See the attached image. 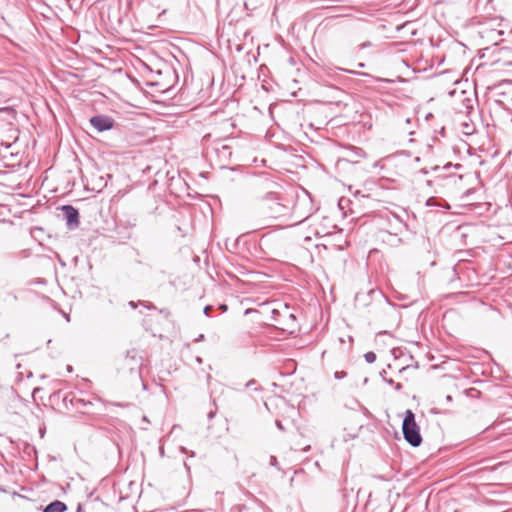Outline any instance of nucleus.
<instances>
[{
	"instance_id": "obj_2",
	"label": "nucleus",
	"mask_w": 512,
	"mask_h": 512,
	"mask_svg": "<svg viewBox=\"0 0 512 512\" xmlns=\"http://www.w3.org/2000/svg\"><path fill=\"white\" fill-rule=\"evenodd\" d=\"M402 432L404 439L412 446L418 447L422 443V436L420 428L415 420V414L412 410L408 409L402 423Z\"/></svg>"
},
{
	"instance_id": "obj_28",
	"label": "nucleus",
	"mask_w": 512,
	"mask_h": 512,
	"mask_svg": "<svg viewBox=\"0 0 512 512\" xmlns=\"http://www.w3.org/2000/svg\"><path fill=\"white\" fill-rule=\"evenodd\" d=\"M9 337V333H5L3 338H8Z\"/></svg>"
},
{
	"instance_id": "obj_21",
	"label": "nucleus",
	"mask_w": 512,
	"mask_h": 512,
	"mask_svg": "<svg viewBox=\"0 0 512 512\" xmlns=\"http://www.w3.org/2000/svg\"><path fill=\"white\" fill-rule=\"evenodd\" d=\"M214 415H215V413H214V412H210V413L208 414V417L211 419V418H213V417H214Z\"/></svg>"
},
{
	"instance_id": "obj_22",
	"label": "nucleus",
	"mask_w": 512,
	"mask_h": 512,
	"mask_svg": "<svg viewBox=\"0 0 512 512\" xmlns=\"http://www.w3.org/2000/svg\"><path fill=\"white\" fill-rule=\"evenodd\" d=\"M189 456L194 457L195 456V452L194 451H190L189 452Z\"/></svg>"
},
{
	"instance_id": "obj_4",
	"label": "nucleus",
	"mask_w": 512,
	"mask_h": 512,
	"mask_svg": "<svg viewBox=\"0 0 512 512\" xmlns=\"http://www.w3.org/2000/svg\"><path fill=\"white\" fill-rule=\"evenodd\" d=\"M90 124L99 132L110 130L114 120L107 115H96L90 118Z\"/></svg>"
},
{
	"instance_id": "obj_18",
	"label": "nucleus",
	"mask_w": 512,
	"mask_h": 512,
	"mask_svg": "<svg viewBox=\"0 0 512 512\" xmlns=\"http://www.w3.org/2000/svg\"><path fill=\"white\" fill-rule=\"evenodd\" d=\"M0 112H4V113H7V114H11L12 113V110L6 108V109H3V110H0Z\"/></svg>"
},
{
	"instance_id": "obj_19",
	"label": "nucleus",
	"mask_w": 512,
	"mask_h": 512,
	"mask_svg": "<svg viewBox=\"0 0 512 512\" xmlns=\"http://www.w3.org/2000/svg\"><path fill=\"white\" fill-rule=\"evenodd\" d=\"M385 381L389 384V385H393L394 384V381L392 379H385Z\"/></svg>"
},
{
	"instance_id": "obj_9",
	"label": "nucleus",
	"mask_w": 512,
	"mask_h": 512,
	"mask_svg": "<svg viewBox=\"0 0 512 512\" xmlns=\"http://www.w3.org/2000/svg\"><path fill=\"white\" fill-rule=\"evenodd\" d=\"M346 375H347V373H346V372H344V371H336V372H335V374H334V376H335V378H336V379H342V378H345V377H346Z\"/></svg>"
},
{
	"instance_id": "obj_23",
	"label": "nucleus",
	"mask_w": 512,
	"mask_h": 512,
	"mask_svg": "<svg viewBox=\"0 0 512 512\" xmlns=\"http://www.w3.org/2000/svg\"><path fill=\"white\" fill-rule=\"evenodd\" d=\"M421 172H422L423 174H427V173H428V171H427L425 168H423V169L421 170Z\"/></svg>"
},
{
	"instance_id": "obj_3",
	"label": "nucleus",
	"mask_w": 512,
	"mask_h": 512,
	"mask_svg": "<svg viewBox=\"0 0 512 512\" xmlns=\"http://www.w3.org/2000/svg\"><path fill=\"white\" fill-rule=\"evenodd\" d=\"M259 246L267 256H277L284 250L285 242L279 235L269 232L260 238Z\"/></svg>"
},
{
	"instance_id": "obj_12",
	"label": "nucleus",
	"mask_w": 512,
	"mask_h": 512,
	"mask_svg": "<svg viewBox=\"0 0 512 512\" xmlns=\"http://www.w3.org/2000/svg\"><path fill=\"white\" fill-rule=\"evenodd\" d=\"M342 0H310L311 3H319V2H341Z\"/></svg>"
},
{
	"instance_id": "obj_20",
	"label": "nucleus",
	"mask_w": 512,
	"mask_h": 512,
	"mask_svg": "<svg viewBox=\"0 0 512 512\" xmlns=\"http://www.w3.org/2000/svg\"><path fill=\"white\" fill-rule=\"evenodd\" d=\"M180 450H181V452H183V453H188L187 448H185V447H183V446H182V447H180Z\"/></svg>"
},
{
	"instance_id": "obj_1",
	"label": "nucleus",
	"mask_w": 512,
	"mask_h": 512,
	"mask_svg": "<svg viewBox=\"0 0 512 512\" xmlns=\"http://www.w3.org/2000/svg\"><path fill=\"white\" fill-rule=\"evenodd\" d=\"M259 197L267 217L271 219L292 220L293 224L301 223L305 217L297 215V205L292 198L277 191L279 184L268 177L261 176L255 183Z\"/></svg>"
},
{
	"instance_id": "obj_13",
	"label": "nucleus",
	"mask_w": 512,
	"mask_h": 512,
	"mask_svg": "<svg viewBox=\"0 0 512 512\" xmlns=\"http://www.w3.org/2000/svg\"><path fill=\"white\" fill-rule=\"evenodd\" d=\"M354 196H355V197H367V195L362 194V192H361L360 190H356V191L354 192Z\"/></svg>"
},
{
	"instance_id": "obj_5",
	"label": "nucleus",
	"mask_w": 512,
	"mask_h": 512,
	"mask_svg": "<svg viewBox=\"0 0 512 512\" xmlns=\"http://www.w3.org/2000/svg\"><path fill=\"white\" fill-rule=\"evenodd\" d=\"M62 211L69 228H76L79 225V212L72 205L62 206Z\"/></svg>"
},
{
	"instance_id": "obj_24",
	"label": "nucleus",
	"mask_w": 512,
	"mask_h": 512,
	"mask_svg": "<svg viewBox=\"0 0 512 512\" xmlns=\"http://www.w3.org/2000/svg\"><path fill=\"white\" fill-rule=\"evenodd\" d=\"M81 511H82V507H81V505H78L77 512H81Z\"/></svg>"
},
{
	"instance_id": "obj_29",
	"label": "nucleus",
	"mask_w": 512,
	"mask_h": 512,
	"mask_svg": "<svg viewBox=\"0 0 512 512\" xmlns=\"http://www.w3.org/2000/svg\"><path fill=\"white\" fill-rule=\"evenodd\" d=\"M401 224H402L405 228H407V224H406V223L401 222Z\"/></svg>"
},
{
	"instance_id": "obj_10",
	"label": "nucleus",
	"mask_w": 512,
	"mask_h": 512,
	"mask_svg": "<svg viewBox=\"0 0 512 512\" xmlns=\"http://www.w3.org/2000/svg\"><path fill=\"white\" fill-rule=\"evenodd\" d=\"M212 310H213V306H211V305H207V306L204 308V311H203V312H204V314H205L206 316H210V312H211Z\"/></svg>"
},
{
	"instance_id": "obj_27",
	"label": "nucleus",
	"mask_w": 512,
	"mask_h": 512,
	"mask_svg": "<svg viewBox=\"0 0 512 512\" xmlns=\"http://www.w3.org/2000/svg\"><path fill=\"white\" fill-rule=\"evenodd\" d=\"M184 466H185V468H186L187 470H189V469H190L186 462H184Z\"/></svg>"
},
{
	"instance_id": "obj_26",
	"label": "nucleus",
	"mask_w": 512,
	"mask_h": 512,
	"mask_svg": "<svg viewBox=\"0 0 512 512\" xmlns=\"http://www.w3.org/2000/svg\"><path fill=\"white\" fill-rule=\"evenodd\" d=\"M446 399H447V401H451V400H452V397H451L450 395H448V396L446 397Z\"/></svg>"
},
{
	"instance_id": "obj_14",
	"label": "nucleus",
	"mask_w": 512,
	"mask_h": 512,
	"mask_svg": "<svg viewBox=\"0 0 512 512\" xmlns=\"http://www.w3.org/2000/svg\"><path fill=\"white\" fill-rule=\"evenodd\" d=\"M276 426L279 430L284 431V426L282 425V422L279 420H276Z\"/></svg>"
},
{
	"instance_id": "obj_7",
	"label": "nucleus",
	"mask_w": 512,
	"mask_h": 512,
	"mask_svg": "<svg viewBox=\"0 0 512 512\" xmlns=\"http://www.w3.org/2000/svg\"><path fill=\"white\" fill-rule=\"evenodd\" d=\"M126 360L131 361L130 370H134L141 365V357L138 356L135 350H131L127 352Z\"/></svg>"
},
{
	"instance_id": "obj_25",
	"label": "nucleus",
	"mask_w": 512,
	"mask_h": 512,
	"mask_svg": "<svg viewBox=\"0 0 512 512\" xmlns=\"http://www.w3.org/2000/svg\"><path fill=\"white\" fill-rule=\"evenodd\" d=\"M129 304H130L133 308H135V307H136L135 303H134V302H132V301H131Z\"/></svg>"
},
{
	"instance_id": "obj_17",
	"label": "nucleus",
	"mask_w": 512,
	"mask_h": 512,
	"mask_svg": "<svg viewBox=\"0 0 512 512\" xmlns=\"http://www.w3.org/2000/svg\"><path fill=\"white\" fill-rule=\"evenodd\" d=\"M402 387H403V386H402V384H401V383H396V384H395V389H396V390H398V391H399V390H401V389H402Z\"/></svg>"
},
{
	"instance_id": "obj_15",
	"label": "nucleus",
	"mask_w": 512,
	"mask_h": 512,
	"mask_svg": "<svg viewBox=\"0 0 512 512\" xmlns=\"http://www.w3.org/2000/svg\"><path fill=\"white\" fill-rule=\"evenodd\" d=\"M371 46V42H364L360 45V49H364Z\"/></svg>"
},
{
	"instance_id": "obj_16",
	"label": "nucleus",
	"mask_w": 512,
	"mask_h": 512,
	"mask_svg": "<svg viewBox=\"0 0 512 512\" xmlns=\"http://www.w3.org/2000/svg\"><path fill=\"white\" fill-rule=\"evenodd\" d=\"M256 384V381L255 380H250L246 383V388H250V387H253V385Z\"/></svg>"
},
{
	"instance_id": "obj_8",
	"label": "nucleus",
	"mask_w": 512,
	"mask_h": 512,
	"mask_svg": "<svg viewBox=\"0 0 512 512\" xmlns=\"http://www.w3.org/2000/svg\"><path fill=\"white\" fill-rule=\"evenodd\" d=\"M364 357L367 363H374L376 361V354L372 351L367 352Z\"/></svg>"
},
{
	"instance_id": "obj_30",
	"label": "nucleus",
	"mask_w": 512,
	"mask_h": 512,
	"mask_svg": "<svg viewBox=\"0 0 512 512\" xmlns=\"http://www.w3.org/2000/svg\"><path fill=\"white\" fill-rule=\"evenodd\" d=\"M221 309L226 310V306H225V305H222V306H221Z\"/></svg>"
},
{
	"instance_id": "obj_6",
	"label": "nucleus",
	"mask_w": 512,
	"mask_h": 512,
	"mask_svg": "<svg viewBox=\"0 0 512 512\" xmlns=\"http://www.w3.org/2000/svg\"><path fill=\"white\" fill-rule=\"evenodd\" d=\"M67 510V505L59 500H55L49 503L43 510V512H64Z\"/></svg>"
},
{
	"instance_id": "obj_11",
	"label": "nucleus",
	"mask_w": 512,
	"mask_h": 512,
	"mask_svg": "<svg viewBox=\"0 0 512 512\" xmlns=\"http://www.w3.org/2000/svg\"><path fill=\"white\" fill-rule=\"evenodd\" d=\"M270 465L274 466V467H277L278 461H277V458L275 456H270Z\"/></svg>"
}]
</instances>
